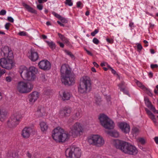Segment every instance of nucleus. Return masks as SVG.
<instances>
[{"label":"nucleus","mask_w":158,"mask_h":158,"mask_svg":"<svg viewBox=\"0 0 158 158\" xmlns=\"http://www.w3.org/2000/svg\"><path fill=\"white\" fill-rule=\"evenodd\" d=\"M35 114L38 117H41L46 114V111L44 107L42 106L38 107Z\"/></svg>","instance_id":"nucleus-21"},{"label":"nucleus","mask_w":158,"mask_h":158,"mask_svg":"<svg viewBox=\"0 0 158 158\" xmlns=\"http://www.w3.org/2000/svg\"><path fill=\"white\" fill-rule=\"evenodd\" d=\"M28 57L31 61H35L38 59L39 56L37 52L31 49L29 53Z\"/></svg>","instance_id":"nucleus-20"},{"label":"nucleus","mask_w":158,"mask_h":158,"mask_svg":"<svg viewBox=\"0 0 158 158\" xmlns=\"http://www.w3.org/2000/svg\"><path fill=\"white\" fill-rule=\"evenodd\" d=\"M38 66L40 69L44 70H48L51 68L50 63L46 60L40 61L38 63Z\"/></svg>","instance_id":"nucleus-14"},{"label":"nucleus","mask_w":158,"mask_h":158,"mask_svg":"<svg viewBox=\"0 0 158 158\" xmlns=\"http://www.w3.org/2000/svg\"><path fill=\"white\" fill-rule=\"evenodd\" d=\"M124 83L123 82H121L120 83H119L118 86L119 87V88L120 89L121 91H123V93H125L126 94H128V93L127 91H125V90L124 89H123L122 88L124 85Z\"/></svg>","instance_id":"nucleus-30"},{"label":"nucleus","mask_w":158,"mask_h":158,"mask_svg":"<svg viewBox=\"0 0 158 158\" xmlns=\"http://www.w3.org/2000/svg\"><path fill=\"white\" fill-rule=\"evenodd\" d=\"M111 143L116 148L119 149L125 153L130 155H135L138 153L136 147L128 142L119 140L112 139Z\"/></svg>","instance_id":"nucleus-1"},{"label":"nucleus","mask_w":158,"mask_h":158,"mask_svg":"<svg viewBox=\"0 0 158 158\" xmlns=\"http://www.w3.org/2000/svg\"><path fill=\"white\" fill-rule=\"evenodd\" d=\"M81 5V2L80 1L77 2V7L78 8L80 7Z\"/></svg>","instance_id":"nucleus-54"},{"label":"nucleus","mask_w":158,"mask_h":158,"mask_svg":"<svg viewBox=\"0 0 158 158\" xmlns=\"http://www.w3.org/2000/svg\"><path fill=\"white\" fill-rule=\"evenodd\" d=\"M88 140L90 144L98 147H101L105 143L104 138L97 134L91 135L88 138Z\"/></svg>","instance_id":"nucleus-6"},{"label":"nucleus","mask_w":158,"mask_h":158,"mask_svg":"<svg viewBox=\"0 0 158 158\" xmlns=\"http://www.w3.org/2000/svg\"><path fill=\"white\" fill-rule=\"evenodd\" d=\"M65 4L69 6H71L73 5V3L72 2V0H66Z\"/></svg>","instance_id":"nucleus-36"},{"label":"nucleus","mask_w":158,"mask_h":158,"mask_svg":"<svg viewBox=\"0 0 158 158\" xmlns=\"http://www.w3.org/2000/svg\"><path fill=\"white\" fill-rule=\"evenodd\" d=\"M81 111L80 108H77L74 110V117L75 119H78L81 117Z\"/></svg>","instance_id":"nucleus-26"},{"label":"nucleus","mask_w":158,"mask_h":158,"mask_svg":"<svg viewBox=\"0 0 158 158\" xmlns=\"http://www.w3.org/2000/svg\"><path fill=\"white\" fill-rule=\"evenodd\" d=\"M101 65L102 67L103 66H106L109 69H110V67H111L107 63L105 62L102 63L101 64Z\"/></svg>","instance_id":"nucleus-38"},{"label":"nucleus","mask_w":158,"mask_h":158,"mask_svg":"<svg viewBox=\"0 0 158 158\" xmlns=\"http://www.w3.org/2000/svg\"><path fill=\"white\" fill-rule=\"evenodd\" d=\"M23 6L28 11L32 13H34L35 14H37L36 11L30 6L29 5L25 3H23Z\"/></svg>","instance_id":"nucleus-27"},{"label":"nucleus","mask_w":158,"mask_h":158,"mask_svg":"<svg viewBox=\"0 0 158 158\" xmlns=\"http://www.w3.org/2000/svg\"><path fill=\"white\" fill-rule=\"evenodd\" d=\"M37 8L39 10H41L43 8V6L42 5L39 4L37 5Z\"/></svg>","instance_id":"nucleus-48"},{"label":"nucleus","mask_w":158,"mask_h":158,"mask_svg":"<svg viewBox=\"0 0 158 158\" xmlns=\"http://www.w3.org/2000/svg\"><path fill=\"white\" fill-rule=\"evenodd\" d=\"M154 140H155V141L156 143L157 144H158V137H155L154 138Z\"/></svg>","instance_id":"nucleus-59"},{"label":"nucleus","mask_w":158,"mask_h":158,"mask_svg":"<svg viewBox=\"0 0 158 158\" xmlns=\"http://www.w3.org/2000/svg\"><path fill=\"white\" fill-rule=\"evenodd\" d=\"M7 20L10 22L13 23L14 20L11 17H8L7 18Z\"/></svg>","instance_id":"nucleus-47"},{"label":"nucleus","mask_w":158,"mask_h":158,"mask_svg":"<svg viewBox=\"0 0 158 158\" xmlns=\"http://www.w3.org/2000/svg\"><path fill=\"white\" fill-rule=\"evenodd\" d=\"M57 23L60 25L61 26L64 27V25L61 23L60 21H57Z\"/></svg>","instance_id":"nucleus-62"},{"label":"nucleus","mask_w":158,"mask_h":158,"mask_svg":"<svg viewBox=\"0 0 158 158\" xmlns=\"http://www.w3.org/2000/svg\"><path fill=\"white\" fill-rule=\"evenodd\" d=\"M53 14L57 18H59L61 17L60 15H59V14H57L55 12H53Z\"/></svg>","instance_id":"nucleus-53"},{"label":"nucleus","mask_w":158,"mask_h":158,"mask_svg":"<svg viewBox=\"0 0 158 158\" xmlns=\"http://www.w3.org/2000/svg\"><path fill=\"white\" fill-rule=\"evenodd\" d=\"M118 126L121 131L125 133H128L130 131V127L127 123L122 122L118 124Z\"/></svg>","instance_id":"nucleus-16"},{"label":"nucleus","mask_w":158,"mask_h":158,"mask_svg":"<svg viewBox=\"0 0 158 158\" xmlns=\"http://www.w3.org/2000/svg\"><path fill=\"white\" fill-rule=\"evenodd\" d=\"M10 24L9 23H6V24L5 25V28L6 29H9Z\"/></svg>","instance_id":"nucleus-51"},{"label":"nucleus","mask_w":158,"mask_h":158,"mask_svg":"<svg viewBox=\"0 0 158 158\" xmlns=\"http://www.w3.org/2000/svg\"><path fill=\"white\" fill-rule=\"evenodd\" d=\"M129 25L131 28H132V27H134V23L132 22L131 21H130Z\"/></svg>","instance_id":"nucleus-46"},{"label":"nucleus","mask_w":158,"mask_h":158,"mask_svg":"<svg viewBox=\"0 0 158 158\" xmlns=\"http://www.w3.org/2000/svg\"><path fill=\"white\" fill-rule=\"evenodd\" d=\"M106 40L107 42L110 44H112L114 42L113 40L112 39H110L108 38H106Z\"/></svg>","instance_id":"nucleus-42"},{"label":"nucleus","mask_w":158,"mask_h":158,"mask_svg":"<svg viewBox=\"0 0 158 158\" xmlns=\"http://www.w3.org/2000/svg\"><path fill=\"white\" fill-rule=\"evenodd\" d=\"M71 112L70 108L64 107L61 108L59 112V116L61 117L69 116Z\"/></svg>","instance_id":"nucleus-17"},{"label":"nucleus","mask_w":158,"mask_h":158,"mask_svg":"<svg viewBox=\"0 0 158 158\" xmlns=\"http://www.w3.org/2000/svg\"><path fill=\"white\" fill-rule=\"evenodd\" d=\"M7 114V112L6 109L3 107H1L0 109V120L3 121L6 119Z\"/></svg>","instance_id":"nucleus-23"},{"label":"nucleus","mask_w":158,"mask_h":158,"mask_svg":"<svg viewBox=\"0 0 158 158\" xmlns=\"http://www.w3.org/2000/svg\"><path fill=\"white\" fill-rule=\"evenodd\" d=\"M85 50L86 51V52H87V53L89 55L91 56H93L92 53L90 52L88 50H87L85 49Z\"/></svg>","instance_id":"nucleus-56"},{"label":"nucleus","mask_w":158,"mask_h":158,"mask_svg":"<svg viewBox=\"0 0 158 158\" xmlns=\"http://www.w3.org/2000/svg\"><path fill=\"white\" fill-rule=\"evenodd\" d=\"M151 67L152 69L157 68L158 67V65L157 64H152L151 65Z\"/></svg>","instance_id":"nucleus-49"},{"label":"nucleus","mask_w":158,"mask_h":158,"mask_svg":"<svg viewBox=\"0 0 158 158\" xmlns=\"http://www.w3.org/2000/svg\"><path fill=\"white\" fill-rule=\"evenodd\" d=\"M13 58L4 57L0 59V65L3 68L7 69H11L14 66Z\"/></svg>","instance_id":"nucleus-12"},{"label":"nucleus","mask_w":158,"mask_h":158,"mask_svg":"<svg viewBox=\"0 0 158 158\" xmlns=\"http://www.w3.org/2000/svg\"><path fill=\"white\" fill-rule=\"evenodd\" d=\"M106 132L110 136L114 137H118L119 136V134L117 131L114 130L111 131H106Z\"/></svg>","instance_id":"nucleus-28"},{"label":"nucleus","mask_w":158,"mask_h":158,"mask_svg":"<svg viewBox=\"0 0 158 158\" xmlns=\"http://www.w3.org/2000/svg\"><path fill=\"white\" fill-rule=\"evenodd\" d=\"M40 125L41 131L43 132H46L48 127L47 123L44 122H41L40 123Z\"/></svg>","instance_id":"nucleus-25"},{"label":"nucleus","mask_w":158,"mask_h":158,"mask_svg":"<svg viewBox=\"0 0 158 158\" xmlns=\"http://www.w3.org/2000/svg\"><path fill=\"white\" fill-rule=\"evenodd\" d=\"M61 81L65 85H71L75 82L74 76L71 73V70L69 66L65 64L61 68Z\"/></svg>","instance_id":"nucleus-3"},{"label":"nucleus","mask_w":158,"mask_h":158,"mask_svg":"<svg viewBox=\"0 0 158 158\" xmlns=\"http://www.w3.org/2000/svg\"><path fill=\"white\" fill-rule=\"evenodd\" d=\"M64 52L66 54L69 56L72 59H75V57L74 55L70 52L67 50H65Z\"/></svg>","instance_id":"nucleus-33"},{"label":"nucleus","mask_w":158,"mask_h":158,"mask_svg":"<svg viewBox=\"0 0 158 158\" xmlns=\"http://www.w3.org/2000/svg\"><path fill=\"white\" fill-rule=\"evenodd\" d=\"M33 88V85L32 83L23 81L18 82L17 86V90L21 94L29 93L32 90Z\"/></svg>","instance_id":"nucleus-7"},{"label":"nucleus","mask_w":158,"mask_h":158,"mask_svg":"<svg viewBox=\"0 0 158 158\" xmlns=\"http://www.w3.org/2000/svg\"><path fill=\"white\" fill-rule=\"evenodd\" d=\"M26 156L29 158H31L32 156L31 154L28 151L27 152Z\"/></svg>","instance_id":"nucleus-52"},{"label":"nucleus","mask_w":158,"mask_h":158,"mask_svg":"<svg viewBox=\"0 0 158 158\" xmlns=\"http://www.w3.org/2000/svg\"><path fill=\"white\" fill-rule=\"evenodd\" d=\"M91 71L93 72H96V71L95 68L94 67H92L91 68Z\"/></svg>","instance_id":"nucleus-64"},{"label":"nucleus","mask_w":158,"mask_h":158,"mask_svg":"<svg viewBox=\"0 0 158 158\" xmlns=\"http://www.w3.org/2000/svg\"><path fill=\"white\" fill-rule=\"evenodd\" d=\"M136 83L138 87H140L143 89H146L145 86L143 85L139 81H137Z\"/></svg>","instance_id":"nucleus-32"},{"label":"nucleus","mask_w":158,"mask_h":158,"mask_svg":"<svg viewBox=\"0 0 158 158\" xmlns=\"http://www.w3.org/2000/svg\"><path fill=\"white\" fill-rule=\"evenodd\" d=\"M137 50L139 52H140L143 48L141 45L139 43H137Z\"/></svg>","instance_id":"nucleus-37"},{"label":"nucleus","mask_w":158,"mask_h":158,"mask_svg":"<svg viewBox=\"0 0 158 158\" xmlns=\"http://www.w3.org/2000/svg\"><path fill=\"white\" fill-rule=\"evenodd\" d=\"M39 93L36 91L31 93L29 96V101L31 103H34L38 98Z\"/></svg>","instance_id":"nucleus-22"},{"label":"nucleus","mask_w":158,"mask_h":158,"mask_svg":"<svg viewBox=\"0 0 158 158\" xmlns=\"http://www.w3.org/2000/svg\"><path fill=\"white\" fill-rule=\"evenodd\" d=\"M18 34L20 36H25L27 35V33L24 31L19 32Z\"/></svg>","instance_id":"nucleus-43"},{"label":"nucleus","mask_w":158,"mask_h":158,"mask_svg":"<svg viewBox=\"0 0 158 158\" xmlns=\"http://www.w3.org/2000/svg\"><path fill=\"white\" fill-rule=\"evenodd\" d=\"M37 71V69L34 66H31L28 69L24 65H21L19 67V72L22 78L26 81H34L36 78L35 74Z\"/></svg>","instance_id":"nucleus-2"},{"label":"nucleus","mask_w":158,"mask_h":158,"mask_svg":"<svg viewBox=\"0 0 158 158\" xmlns=\"http://www.w3.org/2000/svg\"><path fill=\"white\" fill-rule=\"evenodd\" d=\"M99 40L96 38H94L93 40V42L96 44H98L99 43Z\"/></svg>","instance_id":"nucleus-39"},{"label":"nucleus","mask_w":158,"mask_h":158,"mask_svg":"<svg viewBox=\"0 0 158 158\" xmlns=\"http://www.w3.org/2000/svg\"><path fill=\"white\" fill-rule=\"evenodd\" d=\"M148 76L150 78H151L153 76L152 73V72H149L148 73Z\"/></svg>","instance_id":"nucleus-60"},{"label":"nucleus","mask_w":158,"mask_h":158,"mask_svg":"<svg viewBox=\"0 0 158 158\" xmlns=\"http://www.w3.org/2000/svg\"><path fill=\"white\" fill-rule=\"evenodd\" d=\"M138 142L142 144H144L145 143V140L143 138H139L137 139Z\"/></svg>","instance_id":"nucleus-31"},{"label":"nucleus","mask_w":158,"mask_h":158,"mask_svg":"<svg viewBox=\"0 0 158 158\" xmlns=\"http://www.w3.org/2000/svg\"><path fill=\"white\" fill-rule=\"evenodd\" d=\"M6 70L5 69H1L0 68V77L1 76L6 73Z\"/></svg>","instance_id":"nucleus-41"},{"label":"nucleus","mask_w":158,"mask_h":158,"mask_svg":"<svg viewBox=\"0 0 158 158\" xmlns=\"http://www.w3.org/2000/svg\"><path fill=\"white\" fill-rule=\"evenodd\" d=\"M32 131L31 128L25 127L22 130L21 135L24 138L27 139L29 137Z\"/></svg>","instance_id":"nucleus-19"},{"label":"nucleus","mask_w":158,"mask_h":158,"mask_svg":"<svg viewBox=\"0 0 158 158\" xmlns=\"http://www.w3.org/2000/svg\"><path fill=\"white\" fill-rule=\"evenodd\" d=\"M98 118L101 124L105 128L111 129L114 128V122L105 114H100Z\"/></svg>","instance_id":"nucleus-8"},{"label":"nucleus","mask_w":158,"mask_h":158,"mask_svg":"<svg viewBox=\"0 0 158 158\" xmlns=\"http://www.w3.org/2000/svg\"><path fill=\"white\" fill-rule=\"evenodd\" d=\"M6 80L7 81L10 82L12 80V78L10 76L7 77L6 78Z\"/></svg>","instance_id":"nucleus-45"},{"label":"nucleus","mask_w":158,"mask_h":158,"mask_svg":"<svg viewBox=\"0 0 158 158\" xmlns=\"http://www.w3.org/2000/svg\"><path fill=\"white\" fill-rule=\"evenodd\" d=\"M58 35L59 37L60 38V39L63 42L66 38L63 35H62L61 34H60V33H58Z\"/></svg>","instance_id":"nucleus-35"},{"label":"nucleus","mask_w":158,"mask_h":158,"mask_svg":"<svg viewBox=\"0 0 158 158\" xmlns=\"http://www.w3.org/2000/svg\"><path fill=\"white\" fill-rule=\"evenodd\" d=\"M1 54L5 57L13 58V52L7 46H5L1 48Z\"/></svg>","instance_id":"nucleus-13"},{"label":"nucleus","mask_w":158,"mask_h":158,"mask_svg":"<svg viewBox=\"0 0 158 158\" xmlns=\"http://www.w3.org/2000/svg\"><path fill=\"white\" fill-rule=\"evenodd\" d=\"M144 100L146 106L154 114H158V110H156L155 107L152 104L148 98L147 97H145Z\"/></svg>","instance_id":"nucleus-18"},{"label":"nucleus","mask_w":158,"mask_h":158,"mask_svg":"<svg viewBox=\"0 0 158 158\" xmlns=\"http://www.w3.org/2000/svg\"><path fill=\"white\" fill-rule=\"evenodd\" d=\"M93 64L94 65V66L98 68L99 66V65L97 64V63L95 62H93Z\"/></svg>","instance_id":"nucleus-58"},{"label":"nucleus","mask_w":158,"mask_h":158,"mask_svg":"<svg viewBox=\"0 0 158 158\" xmlns=\"http://www.w3.org/2000/svg\"><path fill=\"white\" fill-rule=\"evenodd\" d=\"M6 11L5 10H2L0 11V15H4L6 14Z\"/></svg>","instance_id":"nucleus-44"},{"label":"nucleus","mask_w":158,"mask_h":158,"mask_svg":"<svg viewBox=\"0 0 158 158\" xmlns=\"http://www.w3.org/2000/svg\"><path fill=\"white\" fill-rule=\"evenodd\" d=\"M139 132V129L136 127H134L132 129V133L133 135L137 134Z\"/></svg>","instance_id":"nucleus-34"},{"label":"nucleus","mask_w":158,"mask_h":158,"mask_svg":"<svg viewBox=\"0 0 158 158\" xmlns=\"http://www.w3.org/2000/svg\"><path fill=\"white\" fill-rule=\"evenodd\" d=\"M83 127L81 123L77 122L69 127V132L73 137L80 135L83 131Z\"/></svg>","instance_id":"nucleus-9"},{"label":"nucleus","mask_w":158,"mask_h":158,"mask_svg":"<svg viewBox=\"0 0 158 158\" xmlns=\"http://www.w3.org/2000/svg\"><path fill=\"white\" fill-rule=\"evenodd\" d=\"M63 42H64V43H65L66 44H69V40H68L67 39V38H66L64 40V41H63Z\"/></svg>","instance_id":"nucleus-61"},{"label":"nucleus","mask_w":158,"mask_h":158,"mask_svg":"<svg viewBox=\"0 0 158 158\" xmlns=\"http://www.w3.org/2000/svg\"><path fill=\"white\" fill-rule=\"evenodd\" d=\"M71 96V94L68 92L61 91L59 92L58 97L60 100L65 101L69 100Z\"/></svg>","instance_id":"nucleus-15"},{"label":"nucleus","mask_w":158,"mask_h":158,"mask_svg":"<svg viewBox=\"0 0 158 158\" xmlns=\"http://www.w3.org/2000/svg\"><path fill=\"white\" fill-rule=\"evenodd\" d=\"M145 110L148 117L151 119L155 124L157 123V120L155 115L147 108H145Z\"/></svg>","instance_id":"nucleus-24"},{"label":"nucleus","mask_w":158,"mask_h":158,"mask_svg":"<svg viewBox=\"0 0 158 158\" xmlns=\"http://www.w3.org/2000/svg\"><path fill=\"white\" fill-rule=\"evenodd\" d=\"M98 32V30H97V29H95L94 30V31L93 32H91V35L92 36H94L95 35H96V34H97Z\"/></svg>","instance_id":"nucleus-40"},{"label":"nucleus","mask_w":158,"mask_h":158,"mask_svg":"<svg viewBox=\"0 0 158 158\" xmlns=\"http://www.w3.org/2000/svg\"><path fill=\"white\" fill-rule=\"evenodd\" d=\"M78 88L79 92L81 94L86 93L91 90V82L89 77L84 76L81 78Z\"/></svg>","instance_id":"nucleus-5"},{"label":"nucleus","mask_w":158,"mask_h":158,"mask_svg":"<svg viewBox=\"0 0 158 158\" xmlns=\"http://www.w3.org/2000/svg\"><path fill=\"white\" fill-rule=\"evenodd\" d=\"M52 137L57 143H64L69 139V136L68 133L64 132L62 128L58 127L52 131Z\"/></svg>","instance_id":"nucleus-4"},{"label":"nucleus","mask_w":158,"mask_h":158,"mask_svg":"<svg viewBox=\"0 0 158 158\" xmlns=\"http://www.w3.org/2000/svg\"><path fill=\"white\" fill-rule=\"evenodd\" d=\"M81 154V150L78 147H70L67 148L66 151L67 158H80Z\"/></svg>","instance_id":"nucleus-10"},{"label":"nucleus","mask_w":158,"mask_h":158,"mask_svg":"<svg viewBox=\"0 0 158 158\" xmlns=\"http://www.w3.org/2000/svg\"><path fill=\"white\" fill-rule=\"evenodd\" d=\"M110 70L111 71V72L112 73H113L114 74H116V71L113 69L112 67H110Z\"/></svg>","instance_id":"nucleus-50"},{"label":"nucleus","mask_w":158,"mask_h":158,"mask_svg":"<svg viewBox=\"0 0 158 158\" xmlns=\"http://www.w3.org/2000/svg\"><path fill=\"white\" fill-rule=\"evenodd\" d=\"M22 118V116L20 113L17 112L15 113L11 116L8 121V126L10 127H16L19 124Z\"/></svg>","instance_id":"nucleus-11"},{"label":"nucleus","mask_w":158,"mask_h":158,"mask_svg":"<svg viewBox=\"0 0 158 158\" xmlns=\"http://www.w3.org/2000/svg\"><path fill=\"white\" fill-rule=\"evenodd\" d=\"M42 38L44 40L46 39L47 38V36L45 35H42Z\"/></svg>","instance_id":"nucleus-63"},{"label":"nucleus","mask_w":158,"mask_h":158,"mask_svg":"<svg viewBox=\"0 0 158 158\" xmlns=\"http://www.w3.org/2000/svg\"><path fill=\"white\" fill-rule=\"evenodd\" d=\"M47 44L51 49L53 50L56 48L55 44L53 42L46 41Z\"/></svg>","instance_id":"nucleus-29"},{"label":"nucleus","mask_w":158,"mask_h":158,"mask_svg":"<svg viewBox=\"0 0 158 158\" xmlns=\"http://www.w3.org/2000/svg\"><path fill=\"white\" fill-rule=\"evenodd\" d=\"M41 79L43 81H45V77L44 75H43L41 77Z\"/></svg>","instance_id":"nucleus-57"},{"label":"nucleus","mask_w":158,"mask_h":158,"mask_svg":"<svg viewBox=\"0 0 158 158\" xmlns=\"http://www.w3.org/2000/svg\"><path fill=\"white\" fill-rule=\"evenodd\" d=\"M57 43L59 44L60 47L61 48H63L64 47V45L62 43L59 41H58Z\"/></svg>","instance_id":"nucleus-55"}]
</instances>
